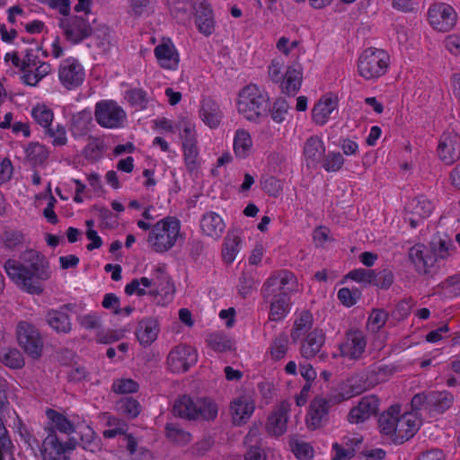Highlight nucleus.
<instances>
[{"label":"nucleus","mask_w":460,"mask_h":460,"mask_svg":"<svg viewBox=\"0 0 460 460\" xmlns=\"http://www.w3.org/2000/svg\"><path fill=\"white\" fill-rule=\"evenodd\" d=\"M252 146V137L248 131L240 128L235 131L234 151L237 157L243 159L248 156Z\"/></svg>","instance_id":"nucleus-35"},{"label":"nucleus","mask_w":460,"mask_h":460,"mask_svg":"<svg viewBox=\"0 0 460 460\" xmlns=\"http://www.w3.org/2000/svg\"><path fill=\"white\" fill-rule=\"evenodd\" d=\"M81 446L84 450L92 453L100 452L102 449L101 438L96 436L90 427H85L81 431Z\"/></svg>","instance_id":"nucleus-40"},{"label":"nucleus","mask_w":460,"mask_h":460,"mask_svg":"<svg viewBox=\"0 0 460 460\" xmlns=\"http://www.w3.org/2000/svg\"><path fill=\"white\" fill-rule=\"evenodd\" d=\"M420 420L412 413L398 415L396 432L393 435V441L396 444H402L414 436L420 428Z\"/></svg>","instance_id":"nucleus-18"},{"label":"nucleus","mask_w":460,"mask_h":460,"mask_svg":"<svg viewBox=\"0 0 460 460\" xmlns=\"http://www.w3.org/2000/svg\"><path fill=\"white\" fill-rule=\"evenodd\" d=\"M295 284L296 279L293 273L285 270L280 271L267 279L263 286V296L265 298L280 296L288 297V293L293 290Z\"/></svg>","instance_id":"nucleus-13"},{"label":"nucleus","mask_w":460,"mask_h":460,"mask_svg":"<svg viewBox=\"0 0 460 460\" xmlns=\"http://www.w3.org/2000/svg\"><path fill=\"white\" fill-rule=\"evenodd\" d=\"M128 102L138 110H144L147 105L146 93L139 88L131 89L127 92Z\"/></svg>","instance_id":"nucleus-49"},{"label":"nucleus","mask_w":460,"mask_h":460,"mask_svg":"<svg viewBox=\"0 0 460 460\" xmlns=\"http://www.w3.org/2000/svg\"><path fill=\"white\" fill-rule=\"evenodd\" d=\"M393 283L394 274L390 270L385 269L377 273L376 272L375 280L373 281L374 286L383 289H387L392 286Z\"/></svg>","instance_id":"nucleus-57"},{"label":"nucleus","mask_w":460,"mask_h":460,"mask_svg":"<svg viewBox=\"0 0 460 460\" xmlns=\"http://www.w3.org/2000/svg\"><path fill=\"white\" fill-rule=\"evenodd\" d=\"M92 120L91 112L83 111L72 117L73 128H78L81 133H84L88 128V124Z\"/></svg>","instance_id":"nucleus-55"},{"label":"nucleus","mask_w":460,"mask_h":460,"mask_svg":"<svg viewBox=\"0 0 460 460\" xmlns=\"http://www.w3.org/2000/svg\"><path fill=\"white\" fill-rule=\"evenodd\" d=\"M195 23L200 33L209 36L214 31L213 11L206 0H194Z\"/></svg>","instance_id":"nucleus-21"},{"label":"nucleus","mask_w":460,"mask_h":460,"mask_svg":"<svg viewBox=\"0 0 460 460\" xmlns=\"http://www.w3.org/2000/svg\"><path fill=\"white\" fill-rule=\"evenodd\" d=\"M290 409L291 403L287 401H283L272 411L269 416L266 424V429L269 434L279 437L286 432Z\"/></svg>","instance_id":"nucleus-19"},{"label":"nucleus","mask_w":460,"mask_h":460,"mask_svg":"<svg viewBox=\"0 0 460 460\" xmlns=\"http://www.w3.org/2000/svg\"><path fill=\"white\" fill-rule=\"evenodd\" d=\"M22 260L28 265L14 259H8L4 269L8 278L22 290L40 295L43 292L42 281L50 278L49 263L44 256L34 250H27Z\"/></svg>","instance_id":"nucleus-1"},{"label":"nucleus","mask_w":460,"mask_h":460,"mask_svg":"<svg viewBox=\"0 0 460 460\" xmlns=\"http://www.w3.org/2000/svg\"><path fill=\"white\" fill-rule=\"evenodd\" d=\"M313 326V315L308 311H304L300 314L299 318H297L293 326V330L291 332V339L294 342H296L302 336L308 334L309 331Z\"/></svg>","instance_id":"nucleus-37"},{"label":"nucleus","mask_w":460,"mask_h":460,"mask_svg":"<svg viewBox=\"0 0 460 460\" xmlns=\"http://www.w3.org/2000/svg\"><path fill=\"white\" fill-rule=\"evenodd\" d=\"M288 338L285 333L278 335L271 343L270 355L273 359L279 360L284 358L288 351Z\"/></svg>","instance_id":"nucleus-46"},{"label":"nucleus","mask_w":460,"mask_h":460,"mask_svg":"<svg viewBox=\"0 0 460 460\" xmlns=\"http://www.w3.org/2000/svg\"><path fill=\"white\" fill-rule=\"evenodd\" d=\"M233 421L235 425H242L252 414L254 404L246 397H239L233 401L230 406Z\"/></svg>","instance_id":"nucleus-28"},{"label":"nucleus","mask_w":460,"mask_h":460,"mask_svg":"<svg viewBox=\"0 0 460 460\" xmlns=\"http://www.w3.org/2000/svg\"><path fill=\"white\" fill-rule=\"evenodd\" d=\"M31 115L38 124L44 129L51 126L54 119L53 111L46 105H37L31 111Z\"/></svg>","instance_id":"nucleus-45"},{"label":"nucleus","mask_w":460,"mask_h":460,"mask_svg":"<svg viewBox=\"0 0 460 460\" xmlns=\"http://www.w3.org/2000/svg\"><path fill=\"white\" fill-rule=\"evenodd\" d=\"M256 288V282L248 273H243L239 279V293L243 297L247 296Z\"/></svg>","instance_id":"nucleus-60"},{"label":"nucleus","mask_w":460,"mask_h":460,"mask_svg":"<svg viewBox=\"0 0 460 460\" xmlns=\"http://www.w3.org/2000/svg\"><path fill=\"white\" fill-rule=\"evenodd\" d=\"M153 281L154 286L161 289L163 292L167 293L172 289V284L171 283L170 278L162 268H158L156 270V277Z\"/></svg>","instance_id":"nucleus-58"},{"label":"nucleus","mask_w":460,"mask_h":460,"mask_svg":"<svg viewBox=\"0 0 460 460\" xmlns=\"http://www.w3.org/2000/svg\"><path fill=\"white\" fill-rule=\"evenodd\" d=\"M79 324L86 330H96L101 326V318L97 314H84L77 318Z\"/></svg>","instance_id":"nucleus-62"},{"label":"nucleus","mask_w":460,"mask_h":460,"mask_svg":"<svg viewBox=\"0 0 460 460\" xmlns=\"http://www.w3.org/2000/svg\"><path fill=\"white\" fill-rule=\"evenodd\" d=\"M288 103L284 99H279L273 103L271 109V118L277 123H281L285 120V115L288 110Z\"/></svg>","instance_id":"nucleus-56"},{"label":"nucleus","mask_w":460,"mask_h":460,"mask_svg":"<svg viewBox=\"0 0 460 460\" xmlns=\"http://www.w3.org/2000/svg\"><path fill=\"white\" fill-rule=\"evenodd\" d=\"M48 436L43 439L40 449L49 451H57L59 453H70L75 449L78 445L75 438H68L66 441H61L53 428H45Z\"/></svg>","instance_id":"nucleus-25"},{"label":"nucleus","mask_w":460,"mask_h":460,"mask_svg":"<svg viewBox=\"0 0 460 460\" xmlns=\"http://www.w3.org/2000/svg\"><path fill=\"white\" fill-rule=\"evenodd\" d=\"M241 239L240 237L233 234H228L225 238L223 259L226 263H232L240 251Z\"/></svg>","instance_id":"nucleus-39"},{"label":"nucleus","mask_w":460,"mask_h":460,"mask_svg":"<svg viewBox=\"0 0 460 460\" xmlns=\"http://www.w3.org/2000/svg\"><path fill=\"white\" fill-rule=\"evenodd\" d=\"M182 127V146L197 145L195 126L188 121H182L181 123Z\"/></svg>","instance_id":"nucleus-59"},{"label":"nucleus","mask_w":460,"mask_h":460,"mask_svg":"<svg viewBox=\"0 0 460 460\" xmlns=\"http://www.w3.org/2000/svg\"><path fill=\"white\" fill-rule=\"evenodd\" d=\"M202 232L212 238H218L225 229V223L222 217L216 212H208L203 215L200 220Z\"/></svg>","instance_id":"nucleus-29"},{"label":"nucleus","mask_w":460,"mask_h":460,"mask_svg":"<svg viewBox=\"0 0 460 460\" xmlns=\"http://www.w3.org/2000/svg\"><path fill=\"white\" fill-rule=\"evenodd\" d=\"M19 345L24 352L32 358H39L43 350V339L35 325L21 321L16 327Z\"/></svg>","instance_id":"nucleus-9"},{"label":"nucleus","mask_w":460,"mask_h":460,"mask_svg":"<svg viewBox=\"0 0 460 460\" xmlns=\"http://www.w3.org/2000/svg\"><path fill=\"white\" fill-rule=\"evenodd\" d=\"M237 109L247 120L258 122L261 118L268 114L270 97L263 89L250 84L240 91Z\"/></svg>","instance_id":"nucleus-3"},{"label":"nucleus","mask_w":460,"mask_h":460,"mask_svg":"<svg viewBox=\"0 0 460 460\" xmlns=\"http://www.w3.org/2000/svg\"><path fill=\"white\" fill-rule=\"evenodd\" d=\"M48 156L49 153L47 149L39 143H31L26 148V157L33 165L43 164Z\"/></svg>","instance_id":"nucleus-44"},{"label":"nucleus","mask_w":460,"mask_h":460,"mask_svg":"<svg viewBox=\"0 0 460 460\" xmlns=\"http://www.w3.org/2000/svg\"><path fill=\"white\" fill-rule=\"evenodd\" d=\"M376 271L368 269H356L347 274V278L357 282L372 284L375 280Z\"/></svg>","instance_id":"nucleus-51"},{"label":"nucleus","mask_w":460,"mask_h":460,"mask_svg":"<svg viewBox=\"0 0 460 460\" xmlns=\"http://www.w3.org/2000/svg\"><path fill=\"white\" fill-rule=\"evenodd\" d=\"M388 320V314L384 309H374L368 317L367 326L372 332H378Z\"/></svg>","instance_id":"nucleus-50"},{"label":"nucleus","mask_w":460,"mask_h":460,"mask_svg":"<svg viewBox=\"0 0 460 460\" xmlns=\"http://www.w3.org/2000/svg\"><path fill=\"white\" fill-rule=\"evenodd\" d=\"M429 410L437 413H443L454 403V395L447 391L429 392Z\"/></svg>","instance_id":"nucleus-30"},{"label":"nucleus","mask_w":460,"mask_h":460,"mask_svg":"<svg viewBox=\"0 0 460 460\" xmlns=\"http://www.w3.org/2000/svg\"><path fill=\"white\" fill-rule=\"evenodd\" d=\"M213 445L214 441L210 437L203 438L201 440L192 446V454L198 456H202L211 449Z\"/></svg>","instance_id":"nucleus-63"},{"label":"nucleus","mask_w":460,"mask_h":460,"mask_svg":"<svg viewBox=\"0 0 460 460\" xmlns=\"http://www.w3.org/2000/svg\"><path fill=\"white\" fill-rule=\"evenodd\" d=\"M46 416L49 420V425L46 428H53L56 433L58 430L61 433L69 435L75 431L74 424L64 414L56 410L48 409Z\"/></svg>","instance_id":"nucleus-33"},{"label":"nucleus","mask_w":460,"mask_h":460,"mask_svg":"<svg viewBox=\"0 0 460 460\" xmlns=\"http://www.w3.org/2000/svg\"><path fill=\"white\" fill-rule=\"evenodd\" d=\"M118 411L128 419L137 417L141 411L139 402L132 397H124L117 402Z\"/></svg>","instance_id":"nucleus-42"},{"label":"nucleus","mask_w":460,"mask_h":460,"mask_svg":"<svg viewBox=\"0 0 460 460\" xmlns=\"http://www.w3.org/2000/svg\"><path fill=\"white\" fill-rule=\"evenodd\" d=\"M207 342L212 349L218 352H224L232 348L231 341L226 335L219 332L208 335Z\"/></svg>","instance_id":"nucleus-47"},{"label":"nucleus","mask_w":460,"mask_h":460,"mask_svg":"<svg viewBox=\"0 0 460 460\" xmlns=\"http://www.w3.org/2000/svg\"><path fill=\"white\" fill-rule=\"evenodd\" d=\"M45 135L51 138V143L55 146H65L67 142L66 128L58 124L55 128L49 126L45 128Z\"/></svg>","instance_id":"nucleus-48"},{"label":"nucleus","mask_w":460,"mask_h":460,"mask_svg":"<svg viewBox=\"0 0 460 460\" xmlns=\"http://www.w3.org/2000/svg\"><path fill=\"white\" fill-rule=\"evenodd\" d=\"M0 362L13 369H20L24 366V358L17 349L4 348L0 349Z\"/></svg>","instance_id":"nucleus-38"},{"label":"nucleus","mask_w":460,"mask_h":460,"mask_svg":"<svg viewBox=\"0 0 460 460\" xmlns=\"http://www.w3.org/2000/svg\"><path fill=\"white\" fill-rule=\"evenodd\" d=\"M438 155L447 165L460 159V135L456 132H445L440 137L438 146Z\"/></svg>","instance_id":"nucleus-16"},{"label":"nucleus","mask_w":460,"mask_h":460,"mask_svg":"<svg viewBox=\"0 0 460 460\" xmlns=\"http://www.w3.org/2000/svg\"><path fill=\"white\" fill-rule=\"evenodd\" d=\"M165 436L170 441L178 445H186L191 438L189 432L181 429L179 425L173 423L166 424Z\"/></svg>","instance_id":"nucleus-41"},{"label":"nucleus","mask_w":460,"mask_h":460,"mask_svg":"<svg viewBox=\"0 0 460 460\" xmlns=\"http://www.w3.org/2000/svg\"><path fill=\"white\" fill-rule=\"evenodd\" d=\"M400 410V406L393 405L380 415L378 419V427L381 433L390 436L393 438L394 433L396 432L395 423L397 421Z\"/></svg>","instance_id":"nucleus-32"},{"label":"nucleus","mask_w":460,"mask_h":460,"mask_svg":"<svg viewBox=\"0 0 460 460\" xmlns=\"http://www.w3.org/2000/svg\"><path fill=\"white\" fill-rule=\"evenodd\" d=\"M284 61L282 58H274L269 66V76L275 83L281 82L282 91L288 95H295L301 87L302 69L294 65L288 67L285 76L282 75Z\"/></svg>","instance_id":"nucleus-7"},{"label":"nucleus","mask_w":460,"mask_h":460,"mask_svg":"<svg viewBox=\"0 0 460 460\" xmlns=\"http://www.w3.org/2000/svg\"><path fill=\"white\" fill-rule=\"evenodd\" d=\"M181 222L174 217H166L158 221L151 229L147 242L156 252L172 249L180 237Z\"/></svg>","instance_id":"nucleus-5"},{"label":"nucleus","mask_w":460,"mask_h":460,"mask_svg":"<svg viewBox=\"0 0 460 460\" xmlns=\"http://www.w3.org/2000/svg\"><path fill=\"white\" fill-rule=\"evenodd\" d=\"M325 342V334L323 330L314 329L310 332L302 342L300 347L301 356L310 359L319 354V358L324 359L325 353H321V349Z\"/></svg>","instance_id":"nucleus-22"},{"label":"nucleus","mask_w":460,"mask_h":460,"mask_svg":"<svg viewBox=\"0 0 460 460\" xmlns=\"http://www.w3.org/2000/svg\"><path fill=\"white\" fill-rule=\"evenodd\" d=\"M58 78L66 89H75L81 85L84 80V67L77 59L74 58H66L59 65Z\"/></svg>","instance_id":"nucleus-14"},{"label":"nucleus","mask_w":460,"mask_h":460,"mask_svg":"<svg viewBox=\"0 0 460 460\" xmlns=\"http://www.w3.org/2000/svg\"><path fill=\"white\" fill-rule=\"evenodd\" d=\"M159 324L155 318H145L138 322L136 336L141 345L149 346L157 338Z\"/></svg>","instance_id":"nucleus-27"},{"label":"nucleus","mask_w":460,"mask_h":460,"mask_svg":"<svg viewBox=\"0 0 460 460\" xmlns=\"http://www.w3.org/2000/svg\"><path fill=\"white\" fill-rule=\"evenodd\" d=\"M332 449L335 451V456L332 460H350L355 456L354 447H346L343 444L334 443Z\"/></svg>","instance_id":"nucleus-61"},{"label":"nucleus","mask_w":460,"mask_h":460,"mask_svg":"<svg viewBox=\"0 0 460 460\" xmlns=\"http://www.w3.org/2000/svg\"><path fill=\"white\" fill-rule=\"evenodd\" d=\"M59 26L63 29L66 40L73 44H77L88 38L93 31L91 24L82 15L60 19Z\"/></svg>","instance_id":"nucleus-12"},{"label":"nucleus","mask_w":460,"mask_h":460,"mask_svg":"<svg viewBox=\"0 0 460 460\" xmlns=\"http://www.w3.org/2000/svg\"><path fill=\"white\" fill-rule=\"evenodd\" d=\"M155 56L159 65L164 69L175 70L179 65V54L171 42V40L164 41L155 48Z\"/></svg>","instance_id":"nucleus-24"},{"label":"nucleus","mask_w":460,"mask_h":460,"mask_svg":"<svg viewBox=\"0 0 460 460\" xmlns=\"http://www.w3.org/2000/svg\"><path fill=\"white\" fill-rule=\"evenodd\" d=\"M345 396L325 398L316 396L310 403V410L306 418L309 429H316L325 425L329 420V411L334 404L345 400Z\"/></svg>","instance_id":"nucleus-10"},{"label":"nucleus","mask_w":460,"mask_h":460,"mask_svg":"<svg viewBox=\"0 0 460 460\" xmlns=\"http://www.w3.org/2000/svg\"><path fill=\"white\" fill-rule=\"evenodd\" d=\"M406 209L412 216H416L420 219L428 217L433 211V205L424 196L414 198L408 205Z\"/></svg>","instance_id":"nucleus-36"},{"label":"nucleus","mask_w":460,"mask_h":460,"mask_svg":"<svg viewBox=\"0 0 460 460\" xmlns=\"http://www.w3.org/2000/svg\"><path fill=\"white\" fill-rule=\"evenodd\" d=\"M445 48L453 55H460V35L450 34L444 40Z\"/></svg>","instance_id":"nucleus-64"},{"label":"nucleus","mask_w":460,"mask_h":460,"mask_svg":"<svg viewBox=\"0 0 460 460\" xmlns=\"http://www.w3.org/2000/svg\"><path fill=\"white\" fill-rule=\"evenodd\" d=\"M138 384L130 379H119L113 383L112 390L117 394L135 393L138 390Z\"/></svg>","instance_id":"nucleus-54"},{"label":"nucleus","mask_w":460,"mask_h":460,"mask_svg":"<svg viewBox=\"0 0 460 460\" xmlns=\"http://www.w3.org/2000/svg\"><path fill=\"white\" fill-rule=\"evenodd\" d=\"M338 107V97L328 93L323 95L312 110L313 120L318 125H324L330 115Z\"/></svg>","instance_id":"nucleus-23"},{"label":"nucleus","mask_w":460,"mask_h":460,"mask_svg":"<svg viewBox=\"0 0 460 460\" xmlns=\"http://www.w3.org/2000/svg\"><path fill=\"white\" fill-rule=\"evenodd\" d=\"M389 65L390 56L386 51L368 48L358 58V70L366 80H376L386 73Z\"/></svg>","instance_id":"nucleus-6"},{"label":"nucleus","mask_w":460,"mask_h":460,"mask_svg":"<svg viewBox=\"0 0 460 460\" xmlns=\"http://www.w3.org/2000/svg\"><path fill=\"white\" fill-rule=\"evenodd\" d=\"M217 404L206 398L193 400L183 395L174 402L172 413L174 416L187 420H211L217 415Z\"/></svg>","instance_id":"nucleus-4"},{"label":"nucleus","mask_w":460,"mask_h":460,"mask_svg":"<svg viewBox=\"0 0 460 460\" xmlns=\"http://www.w3.org/2000/svg\"><path fill=\"white\" fill-rule=\"evenodd\" d=\"M344 159L341 153H329L323 161V167L327 172H337L343 165Z\"/></svg>","instance_id":"nucleus-52"},{"label":"nucleus","mask_w":460,"mask_h":460,"mask_svg":"<svg viewBox=\"0 0 460 460\" xmlns=\"http://www.w3.org/2000/svg\"><path fill=\"white\" fill-rule=\"evenodd\" d=\"M379 400L375 395L361 398L357 406L353 407L348 415L349 422L358 424L366 421L378 410Z\"/></svg>","instance_id":"nucleus-20"},{"label":"nucleus","mask_w":460,"mask_h":460,"mask_svg":"<svg viewBox=\"0 0 460 460\" xmlns=\"http://www.w3.org/2000/svg\"><path fill=\"white\" fill-rule=\"evenodd\" d=\"M325 147L323 141L316 136L310 137L304 146V155L308 165H315L323 157Z\"/></svg>","instance_id":"nucleus-31"},{"label":"nucleus","mask_w":460,"mask_h":460,"mask_svg":"<svg viewBox=\"0 0 460 460\" xmlns=\"http://www.w3.org/2000/svg\"><path fill=\"white\" fill-rule=\"evenodd\" d=\"M455 251L456 247L450 239L435 236L429 243V248L420 243L412 246L409 251V258L419 273L429 274L437 261L446 260Z\"/></svg>","instance_id":"nucleus-2"},{"label":"nucleus","mask_w":460,"mask_h":460,"mask_svg":"<svg viewBox=\"0 0 460 460\" xmlns=\"http://www.w3.org/2000/svg\"><path fill=\"white\" fill-rule=\"evenodd\" d=\"M198 353L194 348L187 344L174 346L167 356L168 368L173 373H183L196 364Z\"/></svg>","instance_id":"nucleus-11"},{"label":"nucleus","mask_w":460,"mask_h":460,"mask_svg":"<svg viewBox=\"0 0 460 460\" xmlns=\"http://www.w3.org/2000/svg\"><path fill=\"white\" fill-rule=\"evenodd\" d=\"M184 149V161L189 172H192L198 167L199 151L197 145L182 146Z\"/></svg>","instance_id":"nucleus-53"},{"label":"nucleus","mask_w":460,"mask_h":460,"mask_svg":"<svg viewBox=\"0 0 460 460\" xmlns=\"http://www.w3.org/2000/svg\"><path fill=\"white\" fill-rule=\"evenodd\" d=\"M367 341L364 333L359 330H349L345 341L340 344L341 355L349 359H358L364 353Z\"/></svg>","instance_id":"nucleus-17"},{"label":"nucleus","mask_w":460,"mask_h":460,"mask_svg":"<svg viewBox=\"0 0 460 460\" xmlns=\"http://www.w3.org/2000/svg\"><path fill=\"white\" fill-rule=\"evenodd\" d=\"M288 300L289 298L285 296L272 297L270 312L271 321H279L285 317L288 311Z\"/></svg>","instance_id":"nucleus-43"},{"label":"nucleus","mask_w":460,"mask_h":460,"mask_svg":"<svg viewBox=\"0 0 460 460\" xmlns=\"http://www.w3.org/2000/svg\"><path fill=\"white\" fill-rule=\"evenodd\" d=\"M94 117L96 122L105 128L123 127L127 115L125 111L112 100H102L95 104Z\"/></svg>","instance_id":"nucleus-8"},{"label":"nucleus","mask_w":460,"mask_h":460,"mask_svg":"<svg viewBox=\"0 0 460 460\" xmlns=\"http://www.w3.org/2000/svg\"><path fill=\"white\" fill-rule=\"evenodd\" d=\"M199 117L210 128H216L222 120L223 112L218 103L215 100L208 97L202 99L200 102Z\"/></svg>","instance_id":"nucleus-26"},{"label":"nucleus","mask_w":460,"mask_h":460,"mask_svg":"<svg viewBox=\"0 0 460 460\" xmlns=\"http://www.w3.org/2000/svg\"><path fill=\"white\" fill-rule=\"evenodd\" d=\"M428 16L429 23L435 30L448 31L455 26L457 14L449 4H437L429 7Z\"/></svg>","instance_id":"nucleus-15"},{"label":"nucleus","mask_w":460,"mask_h":460,"mask_svg":"<svg viewBox=\"0 0 460 460\" xmlns=\"http://www.w3.org/2000/svg\"><path fill=\"white\" fill-rule=\"evenodd\" d=\"M48 324L57 332L68 333L71 323L67 314L61 311H49L46 315Z\"/></svg>","instance_id":"nucleus-34"}]
</instances>
